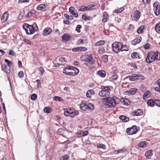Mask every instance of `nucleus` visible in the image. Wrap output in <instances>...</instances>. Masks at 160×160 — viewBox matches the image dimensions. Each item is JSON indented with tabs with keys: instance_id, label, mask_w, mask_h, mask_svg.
<instances>
[{
	"instance_id": "obj_18",
	"label": "nucleus",
	"mask_w": 160,
	"mask_h": 160,
	"mask_svg": "<svg viewBox=\"0 0 160 160\" xmlns=\"http://www.w3.org/2000/svg\"><path fill=\"white\" fill-rule=\"evenodd\" d=\"M143 114V112L141 109H138L136 111H133L132 114L133 116H140L141 115Z\"/></svg>"
},
{
	"instance_id": "obj_1",
	"label": "nucleus",
	"mask_w": 160,
	"mask_h": 160,
	"mask_svg": "<svg viewBox=\"0 0 160 160\" xmlns=\"http://www.w3.org/2000/svg\"><path fill=\"white\" fill-rule=\"evenodd\" d=\"M104 105L107 108H111L115 107L119 103V98L115 96L109 97L103 99Z\"/></svg>"
},
{
	"instance_id": "obj_8",
	"label": "nucleus",
	"mask_w": 160,
	"mask_h": 160,
	"mask_svg": "<svg viewBox=\"0 0 160 160\" xmlns=\"http://www.w3.org/2000/svg\"><path fill=\"white\" fill-rule=\"evenodd\" d=\"M153 10L154 13L156 16L159 15L160 13V6L159 2H155L153 4Z\"/></svg>"
},
{
	"instance_id": "obj_64",
	"label": "nucleus",
	"mask_w": 160,
	"mask_h": 160,
	"mask_svg": "<svg viewBox=\"0 0 160 160\" xmlns=\"http://www.w3.org/2000/svg\"><path fill=\"white\" fill-rule=\"evenodd\" d=\"M88 133V131H85L82 133V136H85L87 135Z\"/></svg>"
},
{
	"instance_id": "obj_13",
	"label": "nucleus",
	"mask_w": 160,
	"mask_h": 160,
	"mask_svg": "<svg viewBox=\"0 0 160 160\" xmlns=\"http://www.w3.org/2000/svg\"><path fill=\"white\" fill-rule=\"evenodd\" d=\"M52 29L49 27L46 28L42 31V34L43 36H48L51 34L52 32Z\"/></svg>"
},
{
	"instance_id": "obj_26",
	"label": "nucleus",
	"mask_w": 160,
	"mask_h": 160,
	"mask_svg": "<svg viewBox=\"0 0 160 160\" xmlns=\"http://www.w3.org/2000/svg\"><path fill=\"white\" fill-rule=\"evenodd\" d=\"M97 74L99 76L104 78L106 76V72L104 70L99 71L97 72Z\"/></svg>"
},
{
	"instance_id": "obj_21",
	"label": "nucleus",
	"mask_w": 160,
	"mask_h": 160,
	"mask_svg": "<svg viewBox=\"0 0 160 160\" xmlns=\"http://www.w3.org/2000/svg\"><path fill=\"white\" fill-rule=\"evenodd\" d=\"M87 104H86L85 102H82L80 104V108L83 111H86L87 109Z\"/></svg>"
},
{
	"instance_id": "obj_28",
	"label": "nucleus",
	"mask_w": 160,
	"mask_h": 160,
	"mask_svg": "<svg viewBox=\"0 0 160 160\" xmlns=\"http://www.w3.org/2000/svg\"><path fill=\"white\" fill-rule=\"evenodd\" d=\"M94 91L92 90H88L86 94V96L88 98H90L91 96L93 95Z\"/></svg>"
},
{
	"instance_id": "obj_27",
	"label": "nucleus",
	"mask_w": 160,
	"mask_h": 160,
	"mask_svg": "<svg viewBox=\"0 0 160 160\" xmlns=\"http://www.w3.org/2000/svg\"><path fill=\"white\" fill-rule=\"evenodd\" d=\"M152 154V151L149 150L145 152V155L147 158L150 159Z\"/></svg>"
},
{
	"instance_id": "obj_2",
	"label": "nucleus",
	"mask_w": 160,
	"mask_h": 160,
	"mask_svg": "<svg viewBox=\"0 0 160 160\" xmlns=\"http://www.w3.org/2000/svg\"><path fill=\"white\" fill-rule=\"evenodd\" d=\"M160 59V54L158 52L151 51L148 52L146 59L147 63H150L156 60Z\"/></svg>"
},
{
	"instance_id": "obj_36",
	"label": "nucleus",
	"mask_w": 160,
	"mask_h": 160,
	"mask_svg": "<svg viewBox=\"0 0 160 160\" xmlns=\"http://www.w3.org/2000/svg\"><path fill=\"white\" fill-rule=\"evenodd\" d=\"M36 11L35 10H33L28 12L26 16V18H28L32 16V14L35 13Z\"/></svg>"
},
{
	"instance_id": "obj_56",
	"label": "nucleus",
	"mask_w": 160,
	"mask_h": 160,
	"mask_svg": "<svg viewBox=\"0 0 160 160\" xmlns=\"http://www.w3.org/2000/svg\"><path fill=\"white\" fill-rule=\"evenodd\" d=\"M154 102L157 106L160 107V100H155Z\"/></svg>"
},
{
	"instance_id": "obj_31",
	"label": "nucleus",
	"mask_w": 160,
	"mask_h": 160,
	"mask_svg": "<svg viewBox=\"0 0 160 160\" xmlns=\"http://www.w3.org/2000/svg\"><path fill=\"white\" fill-rule=\"evenodd\" d=\"M144 28V26L142 25L140 26L137 30V32L138 34L142 33Z\"/></svg>"
},
{
	"instance_id": "obj_3",
	"label": "nucleus",
	"mask_w": 160,
	"mask_h": 160,
	"mask_svg": "<svg viewBox=\"0 0 160 160\" xmlns=\"http://www.w3.org/2000/svg\"><path fill=\"white\" fill-rule=\"evenodd\" d=\"M63 72L67 75L75 76L78 73L79 70L76 67L68 66L63 69Z\"/></svg>"
},
{
	"instance_id": "obj_11",
	"label": "nucleus",
	"mask_w": 160,
	"mask_h": 160,
	"mask_svg": "<svg viewBox=\"0 0 160 160\" xmlns=\"http://www.w3.org/2000/svg\"><path fill=\"white\" fill-rule=\"evenodd\" d=\"M87 50V48L85 47H77L75 48H73L72 49V51L73 52H85Z\"/></svg>"
},
{
	"instance_id": "obj_10",
	"label": "nucleus",
	"mask_w": 160,
	"mask_h": 160,
	"mask_svg": "<svg viewBox=\"0 0 160 160\" xmlns=\"http://www.w3.org/2000/svg\"><path fill=\"white\" fill-rule=\"evenodd\" d=\"M81 59L82 61L89 62L91 61L93 58L91 55L88 54L82 55L81 57Z\"/></svg>"
},
{
	"instance_id": "obj_29",
	"label": "nucleus",
	"mask_w": 160,
	"mask_h": 160,
	"mask_svg": "<svg viewBox=\"0 0 160 160\" xmlns=\"http://www.w3.org/2000/svg\"><path fill=\"white\" fill-rule=\"evenodd\" d=\"M109 16L106 12L104 13L103 15V18L102 19V22H105L107 21V20L108 19Z\"/></svg>"
},
{
	"instance_id": "obj_39",
	"label": "nucleus",
	"mask_w": 160,
	"mask_h": 160,
	"mask_svg": "<svg viewBox=\"0 0 160 160\" xmlns=\"http://www.w3.org/2000/svg\"><path fill=\"white\" fill-rule=\"evenodd\" d=\"M105 42L103 40L99 41L98 42L96 43L95 45L96 46H99L100 45H102L104 44Z\"/></svg>"
},
{
	"instance_id": "obj_46",
	"label": "nucleus",
	"mask_w": 160,
	"mask_h": 160,
	"mask_svg": "<svg viewBox=\"0 0 160 160\" xmlns=\"http://www.w3.org/2000/svg\"><path fill=\"white\" fill-rule=\"evenodd\" d=\"M43 110L45 112L49 113L51 112V109L49 107H46L44 108Z\"/></svg>"
},
{
	"instance_id": "obj_63",
	"label": "nucleus",
	"mask_w": 160,
	"mask_h": 160,
	"mask_svg": "<svg viewBox=\"0 0 160 160\" xmlns=\"http://www.w3.org/2000/svg\"><path fill=\"white\" fill-rule=\"evenodd\" d=\"M63 140H61V141L62 142V143L65 142L66 141H67L68 140L67 138L65 137H63Z\"/></svg>"
},
{
	"instance_id": "obj_34",
	"label": "nucleus",
	"mask_w": 160,
	"mask_h": 160,
	"mask_svg": "<svg viewBox=\"0 0 160 160\" xmlns=\"http://www.w3.org/2000/svg\"><path fill=\"white\" fill-rule=\"evenodd\" d=\"M82 18L83 20L87 21L90 20L91 18L90 16H88L86 15V14H84L82 15Z\"/></svg>"
},
{
	"instance_id": "obj_49",
	"label": "nucleus",
	"mask_w": 160,
	"mask_h": 160,
	"mask_svg": "<svg viewBox=\"0 0 160 160\" xmlns=\"http://www.w3.org/2000/svg\"><path fill=\"white\" fill-rule=\"evenodd\" d=\"M59 60L62 63H64L67 61V59L65 58L60 57Z\"/></svg>"
},
{
	"instance_id": "obj_25",
	"label": "nucleus",
	"mask_w": 160,
	"mask_h": 160,
	"mask_svg": "<svg viewBox=\"0 0 160 160\" xmlns=\"http://www.w3.org/2000/svg\"><path fill=\"white\" fill-rule=\"evenodd\" d=\"M131 56L133 59H140L141 58L140 57L139 54L137 52H133L131 54Z\"/></svg>"
},
{
	"instance_id": "obj_40",
	"label": "nucleus",
	"mask_w": 160,
	"mask_h": 160,
	"mask_svg": "<svg viewBox=\"0 0 160 160\" xmlns=\"http://www.w3.org/2000/svg\"><path fill=\"white\" fill-rule=\"evenodd\" d=\"M118 75L116 74H114L112 75V76L110 77V79L111 81H114L116 80L118 78Z\"/></svg>"
},
{
	"instance_id": "obj_20",
	"label": "nucleus",
	"mask_w": 160,
	"mask_h": 160,
	"mask_svg": "<svg viewBox=\"0 0 160 160\" xmlns=\"http://www.w3.org/2000/svg\"><path fill=\"white\" fill-rule=\"evenodd\" d=\"M71 38V36L67 34H64L62 37V39L63 41H68Z\"/></svg>"
},
{
	"instance_id": "obj_59",
	"label": "nucleus",
	"mask_w": 160,
	"mask_h": 160,
	"mask_svg": "<svg viewBox=\"0 0 160 160\" xmlns=\"http://www.w3.org/2000/svg\"><path fill=\"white\" fill-rule=\"evenodd\" d=\"M18 76L20 78H22L24 77L23 72L20 71L18 73Z\"/></svg>"
},
{
	"instance_id": "obj_47",
	"label": "nucleus",
	"mask_w": 160,
	"mask_h": 160,
	"mask_svg": "<svg viewBox=\"0 0 160 160\" xmlns=\"http://www.w3.org/2000/svg\"><path fill=\"white\" fill-rule=\"evenodd\" d=\"M97 147L98 148H102L103 149H105L106 148V146L102 144H98L97 145Z\"/></svg>"
},
{
	"instance_id": "obj_57",
	"label": "nucleus",
	"mask_w": 160,
	"mask_h": 160,
	"mask_svg": "<svg viewBox=\"0 0 160 160\" xmlns=\"http://www.w3.org/2000/svg\"><path fill=\"white\" fill-rule=\"evenodd\" d=\"M32 26L33 28H35V31H37L38 30V28L35 22H34Z\"/></svg>"
},
{
	"instance_id": "obj_30",
	"label": "nucleus",
	"mask_w": 160,
	"mask_h": 160,
	"mask_svg": "<svg viewBox=\"0 0 160 160\" xmlns=\"http://www.w3.org/2000/svg\"><path fill=\"white\" fill-rule=\"evenodd\" d=\"M119 118L124 122H127L129 121V118L124 116H120Z\"/></svg>"
},
{
	"instance_id": "obj_35",
	"label": "nucleus",
	"mask_w": 160,
	"mask_h": 160,
	"mask_svg": "<svg viewBox=\"0 0 160 160\" xmlns=\"http://www.w3.org/2000/svg\"><path fill=\"white\" fill-rule=\"evenodd\" d=\"M155 29L156 32L160 33V22L156 25Z\"/></svg>"
},
{
	"instance_id": "obj_41",
	"label": "nucleus",
	"mask_w": 160,
	"mask_h": 160,
	"mask_svg": "<svg viewBox=\"0 0 160 160\" xmlns=\"http://www.w3.org/2000/svg\"><path fill=\"white\" fill-rule=\"evenodd\" d=\"M102 60L104 62H107L108 61V56L107 55H104L102 57Z\"/></svg>"
},
{
	"instance_id": "obj_50",
	"label": "nucleus",
	"mask_w": 160,
	"mask_h": 160,
	"mask_svg": "<svg viewBox=\"0 0 160 160\" xmlns=\"http://www.w3.org/2000/svg\"><path fill=\"white\" fill-rule=\"evenodd\" d=\"M87 106L88 107L87 109H89L90 110H92L94 108L93 105L91 103L87 104Z\"/></svg>"
},
{
	"instance_id": "obj_16",
	"label": "nucleus",
	"mask_w": 160,
	"mask_h": 160,
	"mask_svg": "<svg viewBox=\"0 0 160 160\" xmlns=\"http://www.w3.org/2000/svg\"><path fill=\"white\" fill-rule=\"evenodd\" d=\"M9 14L7 12H5L2 16L1 21L2 22H5L8 18Z\"/></svg>"
},
{
	"instance_id": "obj_52",
	"label": "nucleus",
	"mask_w": 160,
	"mask_h": 160,
	"mask_svg": "<svg viewBox=\"0 0 160 160\" xmlns=\"http://www.w3.org/2000/svg\"><path fill=\"white\" fill-rule=\"evenodd\" d=\"M5 62L7 63L8 65H7V66H9V67H10L11 66H12V62L9 61L7 59H5L4 60Z\"/></svg>"
},
{
	"instance_id": "obj_42",
	"label": "nucleus",
	"mask_w": 160,
	"mask_h": 160,
	"mask_svg": "<svg viewBox=\"0 0 160 160\" xmlns=\"http://www.w3.org/2000/svg\"><path fill=\"white\" fill-rule=\"evenodd\" d=\"M129 50V47L127 46L126 45H122V48L121 49V51H127Z\"/></svg>"
},
{
	"instance_id": "obj_32",
	"label": "nucleus",
	"mask_w": 160,
	"mask_h": 160,
	"mask_svg": "<svg viewBox=\"0 0 160 160\" xmlns=\"http://www.w3.org/2000/svg\"><path fill=\"white\" fill-rule=\"evenodd\" d=\"M126 148H122L120 149H119L118 150H115L114 151V153L115 154H117L118 153L124 152H125V151H126Z\"/></svg>"
},
{
	"instance_id": "obj_4",
	"label": "nucleus",
	"mask_w": 160,
	"mask_h": 160,
	"mask_svg": "<svg viewBox=\"0 0 160 160\" xmlns=\"http://www.w3.org/2000/svg\"><path fill=\"white\" fill-rule=\"evenodd\" d=\"M64 114L66 116H69L71 118H73L76 115L78 114V112H76L75 109L73 108H66L64 109Z\"/></svg>"
},
{
	"instance_id": "obj_33",
	"label": "nucleus",
	"mask_w": 160,
	"mask_h": 160,
	"mask_svg": "<svg viewBox=\"0 0 160 160\" xmlns=\"http://www.w3.org/2000/svg\"><path fill=\"white\" fill-rule=\"evenodd\" d=\"M155 100L153 99H150L147 102L148 105L151 107H153L155 104Z\"/></svg>"
},
{
	"instance_id": "obj_23",
	"label": "nucleus",
	"mask_w": 160,
	"mask_h": 160,
	"mask_svg": "<svg viewBox=\"0 0 160 160\" xmlns=\"http://www.w3.org/2000/svg\"><path fill=\"white\" fill-rule=\"evenodd\" d=\"M141 40L142 38L141 37H138L132 41L131 43L133 45H135L136 44L140 43Z\"/></svg>"
},
{
	"instance_id": "obj_55",
	"label": "nucleus",
	"mask_w": 160,
	"mask_h": 160,
	"mask_svg": "<svg viewBox=\"0 0 160 160\" xmlns=\"http://www.w3.org/2000/svg\"><path fill=\"white\" fill-rule=\"evenodd\" d=\"M82 26L80 25H78L77 26L76 28V30L78 33L80 32V29L81 28Z\"/></svg>"
},
{
	"instance_id": "obj_51",
	"label": "nucleus",
	"mask_w": 160,
	"mask_h": 160,
	"mask_svg": "<svg viewBox=\"0 0 160 160\" xmlns=\"http://www.w3.org/2000/svg\"><path fill=\"white\" fill-rule=\"evenodd\" d=\"M145 142H142L138 144V146L140 148H143L146 144Z\"/></svg>"
},
{
	"instance_id": "obj_17",
	"label": "nucleus",
	"mask_w": 160,
	"mask_h": 160,
	"mask_svg": "<svg viewBox=\"0 0 160 160\" xmlns=\"http://www.w3.org/2000/svg\"><path fill=\"white\" fill-rule=\"evenodd\" d=\"M89 6H88V7H87L85 6H82L80 7L79 9L78 10L80 12L86 10H90L92 9V7L94 6V5L91 6V7H89L88 8V7Z\"/></svg>"
},
{
	"instance_id": "obj_60",
	"label": "nucleus",
	"mask_w": 160,
	"mask_h": 160,
	"mask_svg": "<svg viewBox=\"0 0 160 160\" xmlns=\"http://www.w3.org/2000/svg\"><path fill=\"white\" fill-rule=\"evenodd\" d=\"M15 53L12 50L9 51V54L10 55L14 56L15 55Z\"/></svg>"
},
{
	"instance_id": "obj_43",
	"label": "nucleus",
	"mask_w": 160,
	"mask_h": 160,
	"mask_svg": "<svg viewBox=\"0 0 160 160\" xmlns=\"http://www.w3.org/2000/svg\"><path fill=\"white\" fill-rule=\"evenodd\" d=\"M105 51L104 48L103 47H101L98 50V52L100 54H102Z\"/></svg>"
},
{
	"instance_id": "obj_45",
	"label": "nucleus",
	"mask_w": 160,
	"mask_h": 160,
	"mask_svg": "<svg viewBox=\"0 0 160 160\" xmlns=\"http://www.w3.org/2000/svg\"><path fill=\"white\" fill-rule=\"evenodd\" d=\"M150 93V91H146L144 94L143 96V98L144 99H146V97L148 98L149 96L148 95Z\"/></svg>"
},
{
	"instance_id": "obj_61",
	"label": "nucleus",
	"mask_w": 160,
	"mask_h": 160,
	"mask_svg": "<svg viewBox=\"0 0 160 160\" xmlns=\"http://www.w3.org/2000/svg\"><path fill=\"white\" fill-rule=\"evenodd\" d=\"M144 4H148L150 3V0H142Z\"/></svg>"
},
{
	"instance_id": "obj_6",
	"label": "nucleus",
	"mask_w": 160,
	"mask_h": 160,
	"mask_svg": "<svg viewBox=\"0 0 160 160\" xmlns=\"http://www.w3.org/2000/svg\"><path fill=\"white\" fill-rule=\"evenodd\" d=\"M112 46L113 51L115 53H118L121 51L122 44L120 42H116L112 44Z\"/></svg>"
},
{
	"instance_id": "obj_54",
	"label": "nucleus",
	"mask_w": 160,
	"mask_h": 160,
	"mask_svg": "<svg viewBox=\"0 0 160 160\" xmlns=\"http://www.w3.org/2000/svg\"><path fill=\"white\" fill-rule=\"evenodd\" d=\"M124 9L123 8H120L118 9L115 10L114 11L116 13H120Z\"/></svg>"
},
{
	"instance_id": "obj_7",
	"label": "nucleus",
	"mask_w": 160,
	"mask_h": 160,
	"mask_svg": "<svg viewBox=\"0 0 160 160\" xmlns=\"http://www.w3.org/2000/svg\"><path fill=\"white\" fill-rule=\"evenodd\" d=\"M129 80L132 81H140L144 79V77L142 75L139 74H133L131 76H129Z\"/></svg>"
},
{
	"instance_id": "obj_15",
	"label": "nucleus",
	"mask_w": 160,
	"mask_h": 160,
	"mask_svg": "<svg viewBox=\"0 0 160 160\" xmlns=\"http://www.w3.org/2000/svg\"><path fill=\"white\" fill-rule=\"evenodd\" d=\"M138 91L136 88H131L129 90L125 92V94L126 95H130L134 94Z\"/></svg>"
},
{
	"instance_id": "obj_38",
	"label": "nucleus",
	"mask_w": 160,
	"mask_h": 160,
	"mask_svg": "<svg viewBox=\"0 0 160 160\" xmlns=\"http://www.w3.org/2000/svg\"><path fill=\"white\" fill-rule=\"evenodd\" d=\"M69 158V156L66 154L61 157L60 158V160H67Z\"/></svg>"
},
{
	"instance_id": "obj_19",
	"label": "nucleus",
	"mask_w": 160,
	"mask_h": 160,
	"mask_svg": "<svg viewBox=\"0 0 160 160\" xmlns=\"http://www.w3.org/2000/svg\"><path fill=\"white\" fill-rule=\"evenodd\" d=\"M140 15V12L138 10L135 11L134 12V19L135 20L137 21L139 18Z\"/></svg>"
},
{
	"instance_id": "obj_58",
	"label": "nucleus",
	"mask_w": 160,
	"mask_h": 160,
	"mask_svg": "<svg viewBox=\"0 0 160 160\" xmlns=\"http://www.w3.org/2000/svg\"><path fill=\"white\" fill-rule=\"evenodd\" d=\"M29 2V0H19L18 1V4L23 3L24 2Z\"/></svg>"
},
{
	"instance_id": "obj_53",
	"label": "nucleus",
	"mask_w": 160,
	"mask_h": 160,
	"mask_svg": "<svg viewBox=\"0 0 160 160\" xmlns=\"http://www.w3.org/2000/svg\"><path fill=\"white\" fill-rule=\"evenodd\" d=\"M37 96L36 94H33L31 95V99L33 100H35L37 98Z\"/></svg>"
},
{
	"instance_id": "obj_62",
	"label": "nucleus",
	"mask_w": 160,
	"mask_h": 160,
	"mask_svg": "<svg viewBox=\"0 0 160 160\" xmlns=\"http://www.w3.org/2000/svg\"><path fill=\"white\" fill-rule=\"evenodd\" d=\"M150 44L148 43H147L144 45V48L145 49H148L150 47Z\"/></svg>"
},
{
	"instance_id": "obj_44",
	"label": "nucleus",
	"mask_w": 160,
	"mask_h": 160,
	"mask_svg": "<svg viewBox=\"0 0 160 160\" xmlns=\"http://www.w3.org/2000/svg\"><path fill=\"white\" fill-rule=\"evenodd\" d=\"M101 88L104 91H110V87L108 86H102Z\"/></svg>"
},
{
	"instance_id": "obj_24",
	"label": "nucleus",
	"mask_w": 160,
	"mask_h": 160,
	"mask_svg": "<svg viewBox=\"0 0 160 160\" xmlns=\"http://www.w3.org/2000/svg\"><path fill=\"white\" fill-rule=\"evenodd\" d=\"M46 8V6L45 4H41L38 6L37 9L38 10L44 11L45 10Z\"/></svg>"
},
{
	"instance_id": "obj_48",
	"label": "nucleus",
	"mask_w": 160,
	"mask_h": 160,
	"mask_svg": "<svg viewBox=\"0 0 160 160\" xmlns=\"http://www.w3.org/2000/svg\"><path fill=\"white\" fill-rule=\"evenodd\" d=\"M53 99L56 101H59L60 102L63 100L61 98L57 96H55L53 97Z\"/></svg>"
},
{
	"instance_id": "obj_5",
	"label": "nucleus",
	"mask_w": 160,
	"mask_h": 160,
	"mask_svg": "<svg viewBox=\"0 0 160 160\" xmlns=\"http://www.w3.org/2000/svg\"><path fill=\"white\" fill-rule=\"evenodd\" d=\"M23 28L27 34H32L35 32V28H33L32 26L28 24L24 23L23 25Z\"/></svg>"
},
{
	"instance_id": "obj_12",
	"label": "nucleus",
	"mask_w": 160,
	"mask_h": 160,
	"mask_svg": "<svg viewBox=\"0 0 160 160\" xmlns=\"http://www.w3.org/2000/svg\"><path fill=\"white\" fill-rule=\"evenodd\" d=\"M69 11L74 17L75 18H77L78 17V15L77 11L76 9L73 7H70L69 8Z\"/></svg>"
},
{
	"instance_id": "obj_14",
	"label": "nucleus",
	"mask_w": 160,
	"mask_h": 160,
	"mask_svg": "<svg viewBox=\"0 0 160 160\" xmlns=\"http://www.w3.org/2000/svg\"><path fill=\"white\" fill-rule=\"evenodd\" d=\"M110 93V91L102 90L99 92L98 94L100 97H104L109 95Z\"/></svg>"
},
{
	"instance_id": "obj_9",
	"label": "nucleus",
	"mask_w": 160,
	"mask_h": 160,
	"mask_svg": "<svg viewBox=\"0 0 160 160\" xmlns=\"http://www.w3.org/2000/svg\"><path fill=\"white\" fill-rule=\"evenodd\" d=\"M127 133L128 135L135 134L137 131V128L136 126H133L131 128H128L126 130Z\"/></svg>"
},
{
	"instance_id": "obj_22",
	"label": "nucleus",
	"mask_w": 160,
	"mask_h": 160,
	"mask_svg": "<svg viewBox=\"0 0 160 160\" xmlns=\"http://www.w3.org/2000/svg\"><path fill=\"white\" fill-rule=\"evenodd\" d=\"M121 102L123 103L126 105H129L130 104V102L129 99L125 98H121L120 100Z\"/></svg>"
},
{
	"instance_id": "obj_37",
	"label": "nucleus",
	"mask_w": 160,
	"mask_h": 160,
	"mask_svg": "<svg viewBox=\"0 0 160 160\" xmlns=\"http://www.w3.org/2000/svg\"><path fill=\"white\" fill-rule=\"evenodd\" d=\"M4 68L5 72L7 74H9L11 72L10 67L5 65Z\"/></svg>"
}]
</instances>
